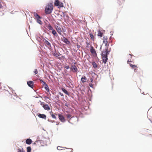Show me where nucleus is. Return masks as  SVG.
<instances>
[{
    "instance_id": "nucleus-7",
    "label": "nucleus",
    "mask_w": 152,
    "mask_h": 152,
    "mask_svg": "<svg viewBox=\"0 0 152 152\" xmlns=\"http://www.w3.org/2000/svg\"><path fill=\"white\" fill-rule=\"evenodd\" d=\"M90 52L94 56H96V53L95 49L92 46H91Z\"/></svg>"
},
{
    "instance_id": "nucleus-26",
    "label": "nucleus",
    "mask_w": 152,
    "mask_h": 152,
    "mask_svg": "<svg viewBox=\"0 0 152 152\" xmlns=\"http://www.w3.org/2000/svg\"><path fill=\"white\" fill-rule=\"evenodd\" d=\"M27 152H31V147L30 146L27 148Z\"/></svg>"
},
{
    "instance_id": "nucleus-28",
    "label": "nucleus",
    "mask_w": 152,
    "mask_h": 152,
    "mask_svg": "<svg viewBox=\"0 0 152 152\" xmlns=\"http://www.w3.org/2000/svg\"><path fill=\"white\" fill-rule=\"evenodd\" d=\"M24 151H23V149L22 148V149H21L20 148H19L18 149V152H23Z\"/></svg>"
},
{
    "instance_id": "nucleus-15",
    "label": "nucleus",
    "mask_w": 152,
    "mask_h": 152,
    "mask_svg": "<svg viewBox=\"0 0 152 152\" xmlns=\"http://www.w3.org/2000/svg\"><path fill=\"white\" fill-rule=\"evenodd\" d=\"M72 71L74 72H76L77 70V68L75 65L72 66V67L71 68Z\"/></svg>"
},
{
    "instance_id": "nucleus-33",
    "label": "nucleus",
    "mask_w": 152,
    "mask_h": 152,
    "mask_svg": "<svg viewBox=\"0 0 152 152\" xmlns=\"http://www.w3.org/2000/svg\"><path fill=\"white\" fill-rule=\"evenodd\" d=\"M65 68L67 69H68L69 68V66H66L65 67Z\"/></svg>"
},
{
    "instance_id": "nucleus-34",
    "label": "nucleus",
    "mask_w": 152,
    "mask_h": 152,
    "mask_svg": "<svg viewBox=\"0 0 152 152\" xmlns=\"http://www.w3.org/2000/svg\"><path fill=\"white\" fill-rule=\"evenodd\" d=\"M91 82H93V80L92 78H91L90 79Z\"/></svg>"
},
{
    "instance_id": "nucleus-29",
    "label": "nucleus",
    "mask_w": 152,
    "mask_h": 152,
    "mask_svg": "<svg viewBox=\"0 0 152 152\" xmlns=\"http://www.w3.org/2000/svg\"><path fill=\"white\" fill-rule=\"evenodd\" d=\"M66 116L68 118H70L71 116L70 114H68L66 115Z\"/></svg>"
},
{
    "instance_id": "nucleus-19",
    "label": "nucleus",
    "mask_w": 152,
    "mask_h": 152,
    "mask_svg": "<svg viewBox=\"0 0 152 152\" xmlns=\"http://www.w3.org/2000/svg\"><path fill=\"white\" fill-rule=\"evenodd\" d=\"M42 82H43L44 84L45 85V88L46 89V90H47V91H49V89L47 85L46 84L45 82L43 81H42Z\"/></svg>"
},
{
    "instance_id": "nucleus-23",
    "label": "nucleus",
    "mask_w": 152,
    "mask_h": 152,
    "mask_svg": "<svg viewBox=\"0 0 152 152\" xmlns=\"http://www.w3.org/2000/svg\"><path fill=\"white\" fill-rule=\"evenodd\" d=\"M89 35L91 39L94 41V37L93 34L92 33H90Z\"/></svg>"
},
{
    "instance_id": "nucleus-17",
    "label": "nucleus",
    "mask_w": 152,
    "mask_h": 152,
    "mask_svg": "<svg viewBox=\"0 0 152 152\" xmlns=\"http://www.w3.org/2000/svg\"><path fill=\"white\" fill-rule=\"evenodd\" d=\"M26 142L27 144L30 145L32 141L31 139H28L26 140Z\"/></svg>"
},
{
    "instance_id": "nucleus-24",
    "label": "nucleus",
    "mask_w": 152,
    "mask_h": 152,
    "mask_svg": "<svg viewBox=\"0 0 152 152\" xmlns=\"http://www.w3.org/2000/svg\"><path fill=\"white\" fill-rule=\"evenodd\" d=\"M98 36L102 37L103 36V33L101 31H99L98 33Z\"/></svg>"
},
{
    "instance_id": "nucleus-21",
    "label": "nucleus",
    "mask_w": 152,
    "mask_h": 152,
    "mask_svg": "<svg viewBox=\"0 0 152 152\" xmlns=\"http://www.w3.org/2000/svg\"><path fill=\"white\" fill-rule=\"evenodd\" d=\"M92 64L94 68H95L97 67V64L95 62H93Z\"/></svg>"
},
{
    "instance_id": "nucleus-27",
    "label": "nucleus",
    "mask_w": 152,
    "mask_h": 152,
    "mask_svg": "<svg viewBox=\"0 0 152 152\" xmlns=\"http://www.w3.org/2000/svg\"><path fill=\"white\" fill-rule=\"evenodd\" d=\"M51 116L53 118H55V119L56 118V116L54 114H51Z\"/></svg>"
},
{
    "instance_id": "nucleus-5",
    "label": "nucleus",
    "mask_w": 152,
    "mask_h": 152,
    "mask_svg": "<svg viewBox=\"0 0 152 152\" xmlns=\"http://www.w3.org/2000/svg\"><path fill=\"white\" fill-rule=\"evenodd\" d=\"M55 6H58V8L62 7H64L63 3L60 2L58 0H55L54 2Z\"/></svg>"
},
{
    "instance_id": "nucleus-35",
    "label": "nucleus",
    "mask_w": 152,
    "mask_h": 152,
    "mask_svg": "<svg viewBox=\"0 0 152 152\" xmlns=\"http://www.w3.org/2000/svg\"><path fill=\"white\" fill-rule=\"evenodd\" d=\"M60 95L61 96H64L63 94H62V93H60Z\"/></svg>"
},
{
    "instance_id": "nucleus-18",
    "label": "nucleus",
    "mask_w": 152,
    "mask_h": 152,
    "mask_svg": "<svg viewBox=\"0 0 152 152\" xmlns=\"http://www.w3.org/2000/svg\"><path fill=\"white\" fill-rule=\"evenodd\" d=\"M52 33L56 37H57L58 36V35L56 31L54 29H53L52 30Z\"/></svg>"
},
{
    "instance_id": "nucleus-30",
    "label": "nucleus",
    "mask_w": 152,
    "mask_h": 152,
    "mask_svg": "<svg viewBox=\"0 0 152 152\" xmlns=\"http://www.w3.org/2000/svg\"><path fill=\"white\" fill-rule=\"evenodd\" d=\"M61 148H62V147L59 146H58L57 147V149L58 150H61L62 149H61Z\"/></svg>"
},
{
    "instance_id": "nucleus-9",
    "label": "nucleus",
    "mask_w": 152,
    "mask_h": 152,
    "mask_svg": "<svg viewBox=\"0 0 152 152\" xmlns=\"http://www.w3.org/2000/svg\"><path fill=\"white\" fill-rule=\"evenodd\" d=\"M43 42H44L45 45L46 46L48 47H51L50 43L45 39H44L43 40Z\"/></svg>"
},
{
    "instance_id": "nucleus-2",
    "label": "nucleus",
    "mask_w": 152,
    "mask_h": 152,
    "mask_svg": "<svg viewBox=\"0 0 152 152\" xmlns=\"http://www.w3.org/2000/svg\"><path fill=\"white\" fill-rule=\"evenodd\" d=\"M53 10V4L51 3H49L46 6L45 10V13L46 14H50Z\"/></svg>"
},
{
    "instance_id": "nucleus-20",
    "label": "nucleus",
    "mask_w": 152,
    "mask_h": 152,
    "mask_svg": "<svg viewBox=\"0 0 152 152\" xmlns=\"http://www.w3.org/2000/svg\"><path fill=\"white\" fill-rule=\"evenodd\" d=\"M62 90L68 96H69V92L65 89L64 88H62Z\"/></svg>"
},
{
    "instance_id": "nucleus-8",
    "label": "nucleus",
    "mask_w": 152,
    "mask_h": 152,
    "mask_svg": "<svg viewBox=\"0 0 152 152\" xmlns=\"http://www.w3.org/2000/svg\"><path fill=\"white\" fill-rule=\"evenodd\" d=\"M58 117L59 120L62 122H64L65 121V119L63 116L60 114H58Z\"/></svg>"
},
{
    "instance_id": "nucleus-32",
    "label": "nucleus",
    "mask_w": 152,
    "mask_h": 152,
    "mask_svg": "<svg viewBox=\"0 0 152 152\" xmlns=\"http://www.w3.org/2000/svg\"><path fill=\"white\" fill-rule=\"evenodd\" d=\"M34 73L35 74H37L38 73V71L37 69H36L34 71Z\"/></svg>"
},
{
    "instance_id": "nucleus-40",
    "label": "nucleus",
    "mask_w": 152,
    "mask_h": 152,
    "mask_svg": "<svg viewBox=\"0 0 152 152\" xmlns=\"http://www.w3.org/2000/svg\"><path fill=\"white\" fill-rule=\"evenodd\" d=\"M90 86L91 87H92V86H91V85H90Z\"/></svg>"
},
{
    "instance_id": "nucleus-6",
    "label": "nucleus",
    "mask_w": 152,
    "mask_h": 152,
    "mask_svg": "<svg viewBox=\"0 0 152 152\" xmlns=\"http://www.w3.org/2000/svg\"><path fill=\"white\" fill-rule=\"evenodd\" d=\"M39 102H40L41 105L42 106L45 110H50V107L48 104H45L44 102H41L40 101Z\"/></svg>"
},
{
    "instance_id": "nucleus-36",
    "label": "nucleus",
    "mask_w": 152,
    "mask_h": 152,
    "mask_svg": "<svg viewBox=\"0 0 152 152\" xmlns=\"http://www.w3.org/2000/svg\"><path fill=\"white\" fill-rule=\"evenodd\" d=\"M2 7V5L0 3V8H1Z\"/></svg>"
},
{
    "instance_id": "nucleus-14",
    "label": "nucleus",
    "mask_w": 152,
    "mask_h": 152,
    "mask_svg": "<svg viewBox=\"0 0 152 152\" xmlns=\"http://www.w3.org/2000/svg\"><path fill=\"white\" fill-rule=\"evenodd\" d=\"M87 80L86 77L85 76H84L81 78V81L83 83H84L86 82Z\"/></svg>"
},
{
    "instance_id": "nucleus-38",
    "label": "nucleus",
    "mask_w": 152,
    "mask_h": 152,
    "mask_svg": "<svg viewBox=\"0 0 152 152\" xmlns=\"http://www.w3.org/2000/svg\"><path fill=\"white\" fill-rule=\"evenodd\" d=\"M131 62V61H129V60H128V61H127V63H129V62Z\"/></svg>"
},
{
    "instance_id": "nucleus-13",
    "label": "nucleus",
    "mask_w": 152,
    "mask_h": 152,
    "mask_svg": "<svg viewBox=\"0 0 152 152\" xmlns=\"http://www.w3.org/2000/svg\"><path fill=\"white\" fill-rule=\"evenodd\" d=\"M38 116L41 118H43L45 119H46V115L44 114H39L38 115Z\"/></svg>"
},
{
    "instance_id": "nucleus-25",
    "label": "nucleus",
    "mask_w": 152,
    "mask_h": 152,
    "mask_svg": "<svg viewBox=\"0 0 152 152\" xmlns=\"http://www.w3.org/2000/svg\"><path fill=\"white\" fill-rule=\"evenodd\" d=\"M48 28L50 30H52L53 29V27L50 24H49L48 25Z\"/></svg>"
},
{
    "instance_id": "nucleus-10",
    "label": "nucleus",
    "mask_w": 152,
    "mask_h": 152,
    "mask_svg": "<svg viewBox=\"0 0 152 152\" xmlns=\"http://www.w3.org/2000/svg\"><path fill=\"white\" fill-rule=\"evenodd\" d=\"M56 29L58 33L60 35H62V30L60 27L59 26H57L56 27Z\"/></svg>"
},
{
    "instance_id": "nucleus-11",
    "label": "nucleus",
    "mask_w": 152,
    "mask_h": 152,
    "mask_svg": "<svg viewBox=\"0 0 152 152\" xmlns=\"http://www.w3.org/2000/svg\"><path fill=\"white\" fill-rule=\"evenodd\" d=\"M28 86L31 88H33L34 87V83L31 81H28L27 83Z\"/></svg>"
},
{
    "instance_id": "nucleus-1",
    "label": "nucleus",
    "mask_w": 152,
    "mask_h": 152,
    "mask_svg": "<svg viewBox=\"0 0 152 152\" xmlns=\"http://www.w3.org/2000/svg\"><path fill=\"white\" fill-rule=\"evenodd\" d=\"M110 48L109 49H107L106 50L103 51L102 53V59L103 62L104 64H105L108 59L107 54L110 52Z\"/></svg>"
},
{
    "instance_id": "nucleus-3",
    "label": "nucleus",
    "mask_w": 152,
    "mask_h": 152,
    "mask_svg": "<svg viewBox=\"0 0 152 152\" xmlns=\"http://www.w3.org/2000/svg\"><path fill=\"white\" fill-rule=\"evenodd\" d=\"M33 14L35 19L37 20V23L39 24L40 25H42V23L40 20V19H41L42 18L36 12H34Z\"/></svg>"
},
{
    "instance_id": "nucleus-39",
    "label": "nucleus",
    "mask_w": 152,
    "mask_h": 152,
    "mask_svg": "<svg viewBox=\"0 0 152 152\" xmlns=\"http://www.w3.org/2000/svg\"><path fill=\"white\" fill-rule=\"evenodd\" d=\"M59 122H58V123H57V124H56V125H58L59 124Z\"/></svg>"
},
{
    "instance_id": "nucleus-4",
    "label": "nucleus",
    "mask_w": 152,
    "mask_h": 152,
    "mask_svg": "<svg viewBox=\"0 0 152 152\" xmlns=\"http://www.w3.org/2000/svg\"><path fill=\"white\" fill-rule=\"evenodd\" d=\"M103 43L105 44V45L106 46L105 50H106L107 49H109L108 48V46L109 43L108 42L107 38V37H103Z\"/></svg>"
},
{
    "instance_id": "nucleus-31",
    "label": "nucleus",
    "mask_w": 152,
    "mask_h": 152,
    "mask_svg": "<svg viewBox=\"0 0 152 152\" xmlns=\"http://www.w3.org/2000/svg\"><path fill=\"white\" fill-rule=\"evenodd\" d=\"M54 56L56 57L59 56V55L56 53H54L53 54Z\"/></svg>"
},
{
    "instance_id": "nucleus-22",
    "label": "nucleus",
    "mask_w": 152,
    "mask_h": 152,
    "mask_svg": "<svg viewBox=\"0 0 152 152\" xmlns=\"http://www.w3.org/2000/svg\"><path fill=\"white\" fill-rule=\"evenodd\" d=\"M119 3V5H121L123 3H124L125 0H118Z\"/></svg>"
},
{
    "instance_id": "nucleus-41",
    "label": "nucleus",
    "mask_w": 152,
    "mask_h": 152,
    "mask_svg": "<svg viewBox=\"0 0 152 152\" xmlns=\"http://www.w3.org/2000/svg\"><path fill=\"white\" fill-rule=\"evenodd\" d=\"M65 105H66V106L67 105L66 104H65Z\"/></svg>"
},
{
    "instance_id": "nucleus-16",
    "label": "nucleus",
    "mask_w": 152,
    "mask_h": 152,
    "mask_svg": "<svg viewBox=\"0 0 152 152\" xmlns=\"http://www.w3.org/2000/svg\"><path fill=\"white\" fill-rule=\"evenodd\" d=\"M130 66L132 68L134 69V72H136L135 70L137 69V66L135 65H133L132 64H129Z\"/></svg>"
},
{
    "instance_id": "nucleus-37",
    "label": "nucleus",
    "mask_w": 152,
    "mask_h": 152,
    "mask_svg": "<svg viewBox=\"0 0 152 152\" xmlns=\"http://www.w3.org/2000/svg\"><path fill=\"white\" fill-rule=\"evenodd\" d=\"M86 44L87 45H89V43L88 42H86Z\"/></svg>"
},
{
    "instance_id": "nucleus-12",
    "label": "nucleus",
    "mask_w": 152,
    "mask_h": 152,
    "mask_svg": "<svg viewBox=\"0 0 152 152\" xmlns=\"http://www.w3.org/2000/svg\"><path fill=\"white\" fill-rule=\"evenodd\" d=\"M62 40L66 44H70V42L68 40V39L65 37L64 36L63 37L62 39Z\"/></svg>"
}]
</instances>
